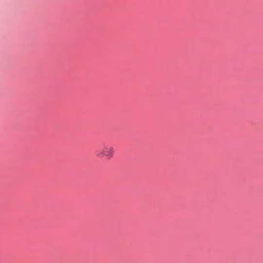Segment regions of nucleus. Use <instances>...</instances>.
Here are the masks:
<instances>
[{"label":"nucleus","instance_id":"f257e3e1","mask_svg":"<svg viewBox=\"0 0 263 263\" xmlns=\"http://www.w3.org/2000/svg\"><path fill=\"white\" fill-rule=\"evenodd\" d=\"M114 153V147L110 145H105L103 149L96 151V155L99 157H105L107 159H111Z\"/></svg>","mask_w":263,"mask_h":263}]
</instances>
